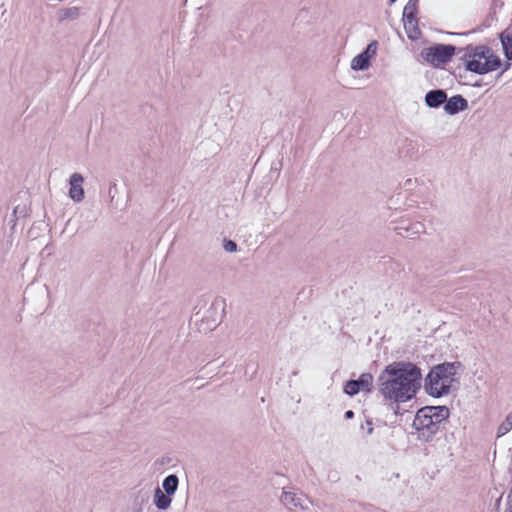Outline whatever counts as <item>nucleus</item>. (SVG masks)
<instances>
[{"mask_svg":"<svg viewBox=\"0 0 512 512\" xmlns=\"http://www.w3.org/2000/svg\"><path fill=\"white\" fill-rule=\"evenodd\" d=\"M420 369L410 362H394L385 367L377 378L379 394L385 401L406 402L420 387Z\"/></svg>","mask_w":512,"mask_h":512,"instance_id":"obj_1","label":"nucleus"},{"mask_svg":"<svg viewBox=\"0 0 512 512\" xmlns=\"http://www.w3.org/2000/svg\"><path fill=\"white\" fill-rule=\"evenodd\" d=\"M460 362H445L434 366L425 378V390L433 397L447 395L457 382L456 371Z\"/></svg>","mask_w":512,"mask_h":512,"instance_id":"obj_2","label":"nucleus"},{"mask_svg":"<svg viewBox=\"0 0 512 512\" xmlns=\"http://www.w3.org/2000/svg\"><path fill=\"white\" fill-rule=\"evenodd\" d=\"M461 51L464 52L462 59L465 69L479 75L495 71L502 64L501 59L486 45H468Z\"/></svg>","mask_w":512,"mask_h":512,"instance_id":"obj_3","label":"nucleus"},{"mask_svg":"<svg viewBox=\"0 0 512 512\" xmlns=\"http://www.w3.org/2000/svg\"><path fill=\"white\" fill-rule=\"evenodd\" d=\"M455 51L456 47L453 45L435 44L434 46L422 49L420 56L433 67H440L451 60Z\"/></svg>","mask_w":512,"mask_h":512,"instance_id":"obj_4","label":"nucleus"},{"mask_svg":"<svg viewBox=\"0 0 512 512\" xmlns=\"http://www.w3.org/2000/svg\"><path fill=\"white\" fill-rule=\"evenodd\" d=\"M428 412H424V407L419 409L415 415L412 426L418 431V438L428 442L440 431L436 424L428 417Z\"/></svg>","mask_w":512,"mask_h":512,"instance_id":"obj_5","label":"nucleus"},{"mask_svg":"<svg viewBox=\"0 0 512 512\" xmlns=\"http://www.w3.org/2000/svg\"><path fill=\"white\" fill-rule=\"evenodd\" d=\"M373 386V377L370 373H363L357 380H349L344 386V392L349 396H354L360 390L371 391Z\"/></svg>","mask_w":512,"mask_h":512,"instance_id":"obj_6","label":"nucleus"},{"mask_svg":"<svg viewBox=\"0 0 512 512\" xmlns=\"http://www.w3.org/2000/svg\"><path fill=\"white\" fill-rule=\"evenodd\" d=\"M83 182L84 177L78 172H75L70 176L69 197L76 203H79L84 199Z\"/></svg>","mask_w":512,"mask_h":512,"instance_id":"obj_7","label":"nucleus"},{"mask_svg":"<svg viewBox=\"0 0 512 512\" xmlns=\"http://www.w3.org/2000/svg\"><path fill=\"white\" fill-rule=\"evenodd\" d=\"M424 412H428V417L436 424L441 430L445 421L448 419L450 411L446 406H425Z\"/></svg>","mask_w":512,"mask_h":512,"instance_id":"obj_8","label":"nucleus"},{"mask_svg":"<svg viewBox=\"0 0 512 512\" xmlns=\"http://www.w3.org/2000/svg\"><path fill=\"white\" fill-rule=\"evenodd\" d=\"M468 108V101L462 95H455L446 99L444 111L449 115H455Z\"/></svg>","mask_w":512,"mask_h":512,"instance_id":"obj_9","label":"nucleus"},{"mask_svg":"<svg viewBox=\"0 0 512 512\" xmlns=\"http://www.w3.org/2000/svg\"><path fill=\"white\" fill-rule=\"evenodd\" d=\"M446 99L447 94L441 89L431 90L425 95V103L430 108H438L442 104L445 105Z\"/></svg>","mask_w":512,"mask_h":512,"instance_id":"obj_10","label":"nucleus"},{"mask_svg":"<svg viewBox=\"0 0 512 512\" xmlns=\"http://www.w3.org/2000/svg\"><path fill=\"white\" fill-rule=\"evenodd\" d=\"M404 29L410 40H417L421 36L416 16L403 17Z\"/></svg>","mask_w":512,"mask_h":512,"instance_id":"obj_11","label":"nucleus"},{"mask_svg":"<svg viewBox=\"0 0 512 512\" xmlns=\"http://www.w3.org/2000/svg\"><path fill=\"white\" fill-rule=\"evenodd\" d=\"M281 501L289 508L299 507L301 509H306V505L304 504L302 497L295 492L283 491L281 495Z\"/></svg>","mask_w":512,"mask_h":512,"instance_id":"obj_12","label":"nucleus"},{"mask_svg":"<svg viewBox=\"0 0 512 512\" xmlns=\"http://www.w3.org/2000/svg\"><path fill=\"white\" fill-rule=\"evenodd\" d=\"M171 495L164 494L160 488L154 492V504L159 510H166L171 504Z\"/></svg>","mask_w":512,"mask_h":512,"instance_id":"obj_13","label":"nucleus"},{"mask_svg":"<svg viewBox=\"0 0 512 512\" xmlns=\"http://www.w3.org/2000/svg\"><path fill=\"white\" fill-rule=\"evenodd\" d=\"M499 38L505 57L512 61V35L507 30H505L500 33Z\"/></svg>","mask_w":512,"mask_h":512,"instance_id":"obj_14","label":"nucleus"},{"mask_svg":"<svg viewBox=\"0 0 512 512\" xmlns=\"http://www.w3.org/2000/svg\"><path fill=\"white\" fill-rule=\"evenodd\" d=\"M179 484V479L177 475L170 474L168 475L162 482V487L167 495H173Z\"/></svg>","mask_w":512,"mask_h":512,"instance_id":"obj_15","label":"nucleus"},{"mask_svg":"<svg viewBox=\"0 0 512 512\" xmlns=\"http://www.w3.org/2000/svg\"><path fill=\"white\" fill-rule=\"evenodd\" d=\"M369 66L370 59L363 52L355 56L351 61V68L355 71L365 70Z\"/></svg>","mask_w":512,"mask_h":512,"instance_id":"obj_16","label":"nucleus"},{"mask_svg":"<svg viewBox=\"0 0 512 512\" xmlns=\"http://www.w3.org/2000/svg\"><path fill=\"white\" fill-rule=\"evenodd\" d=\"M79 17V8L78 7H68L62 8L58 12L59 21H64L67 19H77Z\"/></svg>","mask_w":512,"mask_h":512,"instance_id":"obj_17","label":"nucleus"},{"mask_svg":"<svg viewBox=\"0 0 512 512\" xmlns=\"http://www.w3.org/2000/svg\"><path fill=\"white\" fill-rule=\"evenodd\" d=\"M512 429V413H509L505 420L500 424L497 431V436L501 437L507 434Z\"/></svg>","mask_w":512,"mask_h":512,"instance_id":"obj_18","label":"nucleus"},{"mask_svg":"<svg viewBox=\"0 0 512 512\" xmlns=\"http://www.w3.org/2000/svg\"><path fill=\"white\" fill-rule=\"evenodd\" d=\"M419 0H409L404 7L403 17L416 16Z\"/></svg>","mask_w":512,"mask_h":512,"instance_id":"obj_19","label":"nucleus"},{"mask_svg":"<svg viewBox=\"0 0 512 512\" xmlns=\"http://www.w3.org/2000/svg\"><path fill=\"white\" fill-rule=\"evenodd\" d=\"M364 55H366L369 59L376 55L377 53V41H371L366 49L363 51Z\"/></svg>","mask_w":512,"mask_h":512,"instance_id":"obj_20","label":"nucleus"},{"mask_svg":"<svg viewBox=\"0 0 512 512\" xmlns=\"http://www.w3.org/2000/svg\"><path fill=\"white\" fill-rule=\"evenodd\" d=\"M407 232H410V235H418L424 232V226L421 223H415L411 227L405 228Z\"/></svg>","mask_w":512,"mask_h":512,"instance_id":"obj_21","label":"nucleus"},{"mask_svg":"<svg viewBox=\"0 0 512 512\" xmlns=\"http://www.w3.org/2000/svg\"><path fill=\"white\" fill-rule=\"evenodd\" d=\"M224 249L227 252H235L237 250V244L232 240H225Z\"/></svg>","mask_w":512,"mask_h":512,"instance_id":"obj_22","label":"nucleus"},{"mask_svg":"<svg viewBox=\"0 0 512 512\" xmlns=\"http://www.w3.org/2000/svg\"><path fill=\"white\" fill-rule=\"evenodd\" d=\"M345 419H352L354 417V412L352 410H348L344 415Z\"/></svg>","mask_w":512,"mask_h":512,"instance_id":"obj_23","label":"nucleus"},{"mask_svg":"<svg viewBox=\"0 0 512 512\" xmlns=\"http://www.w3.org/2000/svg\"><path fill=\"white\" fill-rule=\"evenodd\" d=\"M366 423L369 425L367 426V433L368 434H371L373 432V428H372V421L371 420H367Z\"/></svg>","mask_w":512,"mask_h":512,"instance_id":"obj_24","label":"nucleus"},{"mask_svg":"<svg viewBox=\"0 0 512 512\" xmlns=\"http://www.w3.org/2000/svg\"><path fill=\"white\" fill-rule=\"evenodd\" d=\"M366 423L369 425L367 426V433L368 434H371L373 432V428H372V421L371 420H367Z\"/></svg>","mask_w":512,"mask_h":512,"instance_id":"obj_25","label":"nucleus"},{"mask_svg":"<svg viewBox=\"0 0 512 512\" xmlns=\"http://www.w3.org/2000/svg\"><path fill=\"white\" fill-rule=\"evenodd\" d=\"M509 67H510V64H509V63H506L504 70H503L500 74H502L504 71H506L507 69H509Z\"/></svg>","mask_w":512,"mask_h":512,"instance_id":"obj_26","label":"nucleus"},{"mask_svg":"<svg viewBox=\"0 0 512 512\" xmlns=\"http://www.w3.org/2000/svg\"><path fill=\"white\" fill-rule=\"evenodd\" d=\"M389 1H390V3H394L396 0H389Z\"/></svg>","mask_w":512,"mask_h":512,"instance_id":"obj_27","label":"nucleus"},{"mask_svg":"<svg viewBox=\"0 0 512 512\" xmlns=\"http://www.w3.org/2000/svg\"><path fill=\"white\" fill-rule=\"evenodd\" d=\"M505 512H512V510H506Z\"/></svg>","mask_w":512,"mask_h":512,"instance_id":"obj_28","label":"nucleus"}]
</instances>
